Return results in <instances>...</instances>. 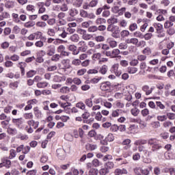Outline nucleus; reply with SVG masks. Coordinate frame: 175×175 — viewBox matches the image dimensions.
<instances>
[{
    "label": "nucleus",
    "mask_w": 175,
    "mask_h": 175,
    "mask_svg": "<svg viewBox=\"0 0 175 175\" xmlns=\"http://www.w3.org/2000/svg\"><path fill=\"white\" fill-rule=\"evenodd\" d=\"M132 140L131 139H124L121 144L123 146L122 148V156L124 158H128V157H131L132 155V152L131 151V148L132 147Z\"/></svg>",
    "instance_id": "1"
},
{
    "label": "nucleus",
    "mask_w": 175,
    "mask_h": 175,
    "mask_svg": "<svg viewBox=\"0 0 175 175\" xmlns=\"http://www.w3.org/2000/svg\"><path fill=\"white\" fill-rule=\"evenodd\" d=\"M148 144L151 146V151L152 152H155V151H158L162 148V144L159 143V140L155 138L148 139Z\"/></svg>",
    "instance_id": "2"
},
{
    "label": "nucleus",
    "mask_w": 175,
    "mask_h": 175,
    "mask_svg": "<svg viewBox=\"0 0 175 175\" xmlns=\"http://www.w3.org/2000/svg\"><path fill=\"white\" fill-rule=\"evenodd\" d=\"M107 31L108 32H111L112 38H115L116 39L120 38V33L121 32V29H120L119 26L108 25L107 27Z\"/></svg>",
    "instance_id": "3"
},
{
    "label": "nucleus",
    "mask_w": 175,
    "mask_h": 175,
    "mask_svg": "<svg viewBox=\"0 0 175 175\" xmlns=\"http://www.w3.org/2000/svg\"><path fill=\"white\" fill-rule=\"evenodd\" d=\"M102 53L104 55H106V57H109V58H119V57H121L120 55L121 51L118 49H115L112 51H104Z\"/></svg>",
    "instance_id": "4"
},
{
    "label": "nucleus",
    "mask_w": 175,
    "mask_h": 175,
    "mask_svg": "<svg viewBox=\"0 0 175 175\" xmlns=\"http://www.w3.org/2000/svg\"><path fill=\"white\" fill-rule=\"evenodd\" d=\"M153 27L156 29L158 38H165L166 36V34L163 32V25L162 24L154 23Z\"/></svg>",
    "instance_id": "5"
},
{
    "label": "nucleus",
    "mask_w": 175,
    "mask_h": 175,
    "mask_svg": "<svg viewBox=\"0 0 175 175\" xmlns=\"http://www.w3.org/2000/svg\"><path fill=\"white\" fill-rule=\"evenodd\" d=\"M111 88H113V85L109 81L102 82L100 84V89L104 92H106V91H110Z\"/></svg>",
    "instance_id": "6"
},
{
    "label": "nucleus",
    "mask_w": 175,
    "mask_h": 175,
    "mask_svg": "<svg viewBox=\"0 0 175 175\" xmlns=\"http://www.w3.org/2000/svg\"><path fill=\"white\" fill-rule=\"evenodd\" d=\"M111 12L115 14H117L118 13V16H123L124 13L126 12V8L123 7L120 9V7H118V5H115L111 8Z\"/></svg>",
    "instance_id": "7"
},
{
    "label": "nucleus",
    "mask_w": 175,
    "mask_h": 175,
    "mask_svg": "<svg viewBox=\"0 0 175 175\" xmlns=\"http://www.w3.org/2000/svg\"><path fill=\"white\" fill-rule=\"evenodd\" d=\"M122 113H125V111L120 109H113L109 116V120L120 117V114H122Z\"/></svg>",
    "instance_id": "8"
},
{
    "label": "nucleus",
    "mask_w": 175,
    "mask_h": 175,
    "mask_svg": "<svg viewBox=\"0 0 175 175\" xmlns=\"http://www.w3.org/2000/svg\"><path fill=\"white\" fill-rule=\"evenodd\" d=\"M119 68H120V64H115L112 65V66L111 67L110 72H111L112 73H114L116 76L119 77V76L122 74V72H121V70H120Z\"/></svg>",
    "instance_id": "9"
},
{
    "label": "nucleus",
    "mask_w": 175,
    "mask_h": 175,
    "mask_svg": "<svg viewBox=\"0 0 175 175\" xmlns=\"http://www.w3.org/2000/svg\"><path fill=\"white\" fill-rule=\"evenodd\" d=\"M12 122L18 129H23V124H24V119L23 118H12Z\"/></svg>",
    "instance_id": "10"
},
{
    "label": "nucleus",
    "mask_w": 175,
    "mask_h": 175,
    "mask_svg": "<svg viewBox=\"0 0 175 175\" xmlns=\"http://www.w3.org/2000/svg\"><path fill=\"white\" fill-rule=\"evenodd\" d=\"M11 166L12 161L8 158H4L1 160V163H0V168L5 167L6 169H10Z\"/></svg>",
    "instance_id": "11"
},
{
    "label": "nucleus",
    "mask_w": 175,
    "mask_h": 175,
    "mask_svg": "<svg viewBox=\"0 0 175 175\" xmlns=\"http://www.w3.org/2000/svg\"><path fill=\"white\" fill-rule=\"evenodd\" d=\"M78 51H82V53H85V51H87V50H88V46L87 45V43H85V42L84 41H80L78 43Z\"/></svg>",
    "instance_id": "12"
},
{
    "label": "nucleus",
    "mask_w": 175,
    "mask_h": 175,
    "mask_svg": "<svg viewBox=\"0 0 175 175\" xmlns=\"http://www.w3.org/2000/svg\"><path fill=\"white\" fill-rule=\"evenodd\" d=\"M59 23L60 25H65L66 24V15L64 12H60L58 15Z\"/></svg>",
    "instance_id": "13"
},
{
    "label": "nucleus",
    "mask_w": 175,
    "mask_h": 175,
    "mask_svg": "<svg viewBox=\"0 0 175 175\" xmlns=\"http://www.w3.org/2000/svg\"><path fill=\"white\" fill-rule=\"evenodd\" d=\"M142 90L144 92H145L146 95H151L152 94V88H150L148 85H144L142 86Z\"/></svg>",
    "instance_id": "14"
},
{
    "label": "nucleus",
    "mask_w": 175,
    "mask_h": 175,
    "mask_svg": "<svg viewBox=\"0 0 175 175\" xmlns=\"http://www.w3.org/2000/svg\"><path fill=\"white\" fill-rule=\"evenodd\" d=\"M94 120L96 121H102L103 122H105V121H107V118L103 117L100 111H98L94 117Z\"/></svg>",
    "instance_id": "15"
},
{
    "label": "nucleus",
    "mask_w": 175,
    "mask_h": 175,
    "mask_svg": "<svg viewBox=\"0 0 175 175\" xmlns=\"http://www.w3.org/2000/svg\"><path fill=\"white\" fill-rule=\"evenodd\" d=\"M46 54L49 56L54 55V54H55V46L53 45L47 46Z\"/></svg>",
    "instance_id": "16"
},
{
    "label": "nucleus",
    "mask_w": 175,
    "mask_h": 175,
    "mask_svg": "<svg viewBox=\"0 0 175 175\" xmlns=\"http://www.w3.org/2000/svg\"><path fill=\"white\" fill-rule=\"evenodd\" d=\"M85 148L87 151H95L98 148V145L95 144H87Z\"/></svg>",
    "instance_id": "17"
},
{
    "label": "nucleus",
    "mask_w": 175,
    "mask_h": 175,
    "mask_svg": "<svg viewBox=\"0 0 175 175\" xmlns=\"http://www.w3.org/2000/svg\"><path fill=\"white\" fill-rule=\"evenodd\" d=\"M27 125H29V126H31L33 128H34V129H36L37 128H38L39 126V122L38 121H35L33 120H29L27 122Z\"/></svg>",
    "instance_id": "18"
},
{
    "label": "nucleus",
    "mask_w": 175,
    "mask_h": 175,
    "mask_svg": "<svg viewBox=\"0 0 175 175\" xmlns=\"http://www.w3.org/2000/svg\"><path fill=\"white\" fill-rule=\"evenodd\" d=\"M108 70H109V66L104 64L99 68L98 73H100V75H106Z\"/></svg>",
    "instance_id": "19"
},
{
    "label": "nucleus",
    "mask_w": 175,
    "mask_h": 175,
    "mask_svg": "<svg viewBox=\"0 0 175 175\" xmlns=\"http://www.w3.org/2000/svg\"><path fill=\"white\" fill-rule=\"evenodd\" d=\"M77 111H79L76 107H72V108H70V107H69V103H67V105H66V113L67 114H73L74 113H77Z\"/></svg>",
    "instance_id": "20"
},
{
    "label": "nucleus",
    "mask_w": 175,
    "mask_h": 175,
    "mask_svg": "<svg viewBox=\"0 0 175 175\" xmlns=\"http://www.w3.org/2000/svg\"><path fill=\"white\" fill-rule=\"evenodd\" d=\"M56 152L59 159H65V151L64 149H57Z\"/></svg>",
    "instance_id": "21"
},
{
    "label": "nucleus",
    "mask_w": 175,
    "mask_h": 175,
    "mask_svg": "<svg viewBox=\"0 0 175 175\" xmlns=\"http://www.w3.org/2000/svg\"><path fill=\"white\" fill-rule=\"evenodd\" d=\"M114 174L115 175L128 174V171L125 168H123L122 170L120 168H117L114 171Z\"/></svg>",
    "instance_id": "22"
},
{
    "label": "nucleus",
    "mask_w": 175,
    "mask_h": 175,
    "mask_svg": "<svg viewBox=\"0 0 175 175\" xmlns=\"http://www.w3.org/2000/svg\"><path fill=\"white\" fill-rule=\"evenodd\" d=\"M126 43H127V44H134L135 46H137L139 40L136 38H129L126 40Z\"/></svg>",
    "instance_id": "23"
},
{
    "label": "nucleus",
    "mask_w": 175,
    "mask_h": 175,
    "mask_svg": "<svg viewBox=\"0 0 175 175\" xmlns=\"http://www.w3.org/2000/svg\"><path fill=\"white\" fill-rule=\"evenodd\" d=\"M107 23L109 24L108 25H115L114 24H117V23H118V19L114 16H111L107 19Z\"/></svg>",
    "instance_id": "24"
},
{
    "label": "nucleus",
    "mask_w": 175,
    "mask_h": 175,
    "mask_svg": "<svg viewBox=\"0 0 175 175\" xmlns=\"http://www.w3.org/2000/svg\"><path fill=\"white\" fill-rule=\"evenodd\" d=\"M57 31L59 32V36L64 39L66 38V31L65 30V27H58Z\"/></svg>",
    "instance_id": "25"
},
{
    "label": "nucleus",
    "mask_w": 175,
    "mask_h": 175,
    "mask_svg": "<svg viewBox=\"0 0 175 175\" xmlns=\"http://www.w3.org/2000/svg\"><path fill=\"white\" fill-rule=\"evenodd\" d=\"M68 50H70V51H72L74 55H77V54H79V53L77 49V46L75 45H70L68 46Z\"/></svg>",
    "instance_id": "26"
},
{
    "label": "nucleus",
    "mask_w": 175,
    "mask_h": 175,
    "mask_svg": "<svg viewBox=\"0 0 175 175\" xmlns=\"http://www.w3.org/2000/svg\"><path fill=\"white\" fill-rule=\"evenodd\" d=\"M7 133L8 135H11V136H15V135H17V129L9 127L7 130Z\"/></svg>",
    "instance_id": "27"
},
{
    "label": "nucleus",
    "mask_w": 175,
    "mask_h": 175,
    "mask_svg": "<svg viewBox=\"0 0 175 175\" xmlns=\"http://www.w3.org/2000/svg\"><path fill=\"white\" fill-rule=\"evenodd\" d=\"M118 25L120 28H126V27H128V21L126 19H122L119 21Z\"/></svg>",
    "instance_id": "28"
},
{
    "label": "nucleus",
    "mask_w": 175,
    "mask_h": 175,
    "mask_svg": "<svg viewBox=\"0 0 175 175\" xmlns=\"http://www.w3.org/2000/svg\"><path fill=\"white\" fill-rule=\"evenodd\" d=\"M148 142L146 139H137L134 142L135 146H143L144 144H147Z\"/></svg>",
    "instance_id": "29"
},
{
    "label": "nucleus",
    "mask_w": 175,
    "mask_h": 175,
    "mask_svg": "<svg viewBox=\"0 0 175 175\" xmlns=\"http://www.w3.org/2000/svg\"><path fill=\"white\" fill-rule=\"evenodd\" d=\"M58 52L61 53L60 54L61 57H65L66 55V51H65V46L60 45L58 47Z\"/></svg>",
    "instance_id": "30"
},
{
    "label": "nucleus",
    "mask_w": 175,
    "mask_h": 175,
    "mask_svg": "<svg viewBox=\"0 0 175 175\" xmlns=\"http://www.w3.org/2000/svg\"><path fill=\"white\" fill-rule=\"evenodd\" d=\"M34 115L37 118H40L42 117V111L39 110L38 107L33 108Z\"/></svg>",
    "instance_id": "31"
},
{
    "label": "nucleus",
    "mask_w": 175,
    "mask_h": 175,
    "mask_svg": "<svg viewBox=\"0 0 175 175\" xmlns=\"http://www.w3.org/2000/svg\"><path fill=\"white\" fill-rule=\"evenodd\" d=\"M142 54L144 55H151V54H152V51H151V48L147 46L142 51Z\"/></svg>",
    "instance_id": "32"
},
{
    "label": "nucleus",
    "mask_w": 175,
    "mask_h": 175,
    "mask_svg": "<svg viewBox=\"0 0 175 175\" xmlns=\"http://www.w3.org/2000/svg\"><path fill=\"white\" fill-rule=\"evenodd\" d=\"M83 0H72V5L75 6V8H80L81 5H83Z\"/></svg>",
    "instance_id": "33"
},
{
    "label": "nucleus",
    "mask_w": 175,
    "mask_h": 175,
    "mask_svg": "<svg viewBox=\"0 0 175 175\" xmlns=\"http://www.w3.org/2000/svg\"><path fill=\"white\" fill-rule=\"evenodd\" d=\"M90 64H91V60L90 59L83 60V62L81 61V66L82 68H88V66H90Z\"/></svg>",
    "instance_id": "34"
},
{
    "label": "nucleus",
    "mask_w": 175,
    "mask_h": 175,
    "mask_svg": "<svg viewBox=\"0 0 175 175\" xmlns=\"http://www.w3.org/2000/svg\"><path fill=\"white\" fill-rule=\"evenodd\" d=\"M137 29V24L136 23H131L129 26V30L131 32H134V31H136Z\"/></svg>",
    "instance_id": "35"
},
{
    "label": "nucleus",
    "mask_w": 175,
    "mask_h": 175,
    "mask_svg": "<svg viewBox=\"0 0 175 175\" xmlns=\"http://www.w3.org/2000/svg\"><path fill=\"white\" fill-rule=\"evenodd\" d=\"M5 6L7 9H13L14 8V1H8L5 3Z\"/></svg>",
    "instance_id": "36"
},
{
    "label": "nucleus",
    "mask_w": 175,
    "mask_h": 175,
    "mask_svg": "<svg viewBox=\"0 0 175 175\" xmlns=\"http://www.w3.org/2000/svg\"><path fill=\"white\" fill-rule=\"evenodd\" d=\"M95 23L96 24V25H102V24H106V19L103 18H98L95 21Z\"/></svg>",
    "instance_id": "37"
},
{
    "label": "nucleus",
    "mask_w": 175,
    "mask_h": 175,
    "mask_svg": "<svg viewBox=\"0 0 175 175\" xmlns=\"http://www.w3.org/2000/svg\"><path fill=\"white\" fill-rule=\"evenodd\" d=\"M26 10L30 13H35V12H36L34 5L31 4L27 5Z\"/></svg>",
    "instance_id": "38"
},
{
    "label": "nucleus",
    "mask_w": 175,
    "mask_h": 175,
    "mask_svg": "<svg viewBox=\"0 0 175 175\" xmlns=\"http://www.w3.org/2000/svg\"><path fill=\"white\" fill-rule=\"evenodd\" d=\"M156 107H157V110H159V109H160V110H165V108L166 107L165 106V105L162 104V102L157 101Z\"/></svg>",
    "instance_id": "39"
},
{
    "label": "nucleus",
    "mask_w": 175,
    "mask_h": 175,
    "mask_svg": "<svg viewBox=\"0 0 175 175\" xmlns=\"http://www.w3.org/2000/svg\"><path fill=\"white\" fill-rule=\"evenodd\" d=\"M127 72L130 75H133L137 72V68L136 67H128L127 68Z\"/></svg>",
    "instance_id": "40"
},
{
    "label": "nucleus",
    "mask_w": 175,
    "mask_h": 175,
    "mask_svg": "<svg viewBox=\"0 0 175 175\" xmlns=\"http://www.w3.org/2000/svg\"><path fill=\"white\" fill-rule=\"evenodd\" d=\"M49 85V83L44 81V82H38L37 83L38 88H46Z\"/></svg>",
    "instance_id": "41"
},
{
    "label": "nucleus",
    "mask_w": 175,
    "mask_h": 175,
    "mask_svg": "<svg viewBox=\"0 0 175 175\" xmlns=\"http://www.w3.org/2000/svg\"><path fill=\"white\" fill-rule=\"evenodd\" d=\"M163 128H165L166 129L170 128V126H173V122H172L171 121H165L163 123Z\"/></svg>",
    "instance_id": "42"
},
{
    "label": "nucleus",
    "mask_w": 175,
    "mask_h": 175,
    "mask_svg": "<svg viewBox=\"0 0 175 175\" xmlns=\"http://www.w3.org/2000/svg\"><path fill=\"white\" fill-rule=\"evenodd\" d=\"M150 125L154 129H157V128L161 127V122L159 121L152 122Z\"/></svg>",
    "instance_id": "43"
},
{
    "label": "nucleus",
    "mask_w": 175,
    "mask_h": 175,
    "mask_svg": "<svg viewBox=\"0 0 175 175\" xmlns=\"http://www.w3.org/2000/svg\"><path fill=\"white\" fill-rule=\"evenodd\" d=\"M92 163L94 167H98V166H100V165H102V163L100 161H99V160L98 159H94L92 161Z\"/></svg>",
    "instance_id": "44"
},
{
    "label": "nucleus",
    "mask_w": 175,
    "mask_h": 175,
    "mask_svg": "<svg viewBox=\"0 0 175 175\" xmlns=\"http://www.w3.org/2000/svg\"><path fill=\"white\" fill-rule=\"evenodd\" d=\"M131 113L133 116H134V117H137V116H139V113H140V110H139V109L137 108H133L131 110Z\"/></svg>",
    "instance_id": "45"
},
{
    "label": "nucleus",
    "mask_w": 175,
    "mask_h": 175,
    "mask_svg": "<svg viewBox=\"0 0 175 175\" xmlns=\"http://www.w3.org/2000/svg\"><path fill=\"white\" fill-rule=\"evenodd\" d=\"M92 38H93L92 35L87 33V31L82 36V39H83V40H91Z\"/></svg>",
    "instance_id": "46"
},
{
    "label": "nucleus",
    "mask_w": 175,
    "mask_h": 175,
    "mask_svg": "<svg viewBox=\"0 0 175 175\" xmlns=\"http://www.w3.org/2000/svg\"><path fill=\"white\" fill-rule=\"evenodd\" d=\"M76 107L81 109V110H85V104L83 102H79L76 104Z\"/></svg>",
    "instance_id": "47"
},
{
    "label": "nucleus",
    "mask_w": 175,
    "mask_h": 175,
    "mask_svg": "<svg viewBox=\"0 0 175 175\" xmlns=\"http://www.w3.org/2000/svg\"><path fill=\"white\" fill-rule=\"evenodd\" d=\"M105 166L108 170L109 169H113L114 167V163L113 161H108L105 164Z\"/></svg>",
    "instance_id": "48"
},
{
    "label": "nucleus",
    "mask_w": 175,
    "mask_h": 175,
    "mask_svg": "<svg viewBox=\"0 0 175 175\" xmlns=\"http://www.w3.org/2000/svg\"><path fill=\"white\" fill-rule=\"evenodd\" d=\"M100 57H102V54H100V53H97L93 54V55L92 56V58L93 61H98V59H100Z\"/></svg>",
    "instance_id": "49"
},
{
    "label": "nucleus",
    "mask_w": 175,
    "mask_h": 175,
    "mask_svg": "<svg viewBox=\"0 0 175 175\" xmlns=\"http://www.w3.org/2000/svg\"><path fill=\"white\" fill-rule=\"evenodd\" d=\"M16 155H17L16 150L14 149H11L10 150V156L8 158L9 159H13V158H16Z\"/></svg>",
    "instance_id": "50"
},
{
    "label": "nucleus",
    "mask_w": 175,
    "mask_h": 175,
    "mask_svg": "<svg viewBox=\"0 0 175 175\" xmlns=\"http://www.w3.org/2000/svg\"><path fill=\"white\" fill-rule=\"evenodd\" d=\"M88 137H96V131L95 130H91L88 133Z\"/></svg>",
    "instance_id": "51"
},
{
    "label": "nucleus",
    "mask_w": 175,
    "mask_h": 175,
    "mask_svg": "<svg viewBox=\"0 0 175 175\" xmlns=\"http://www.w3.org/2000/svg\"><path fill=\"white\" fill-rule=\"evenodd\" d=\"M129 31L128 30H123L122 31H120V35L121 36V38H126L128 36H129Z\"/></svg>",
    "instance_id": "52"
},
{
    "label": "nucleus",
    "mask_w": 175,
    "mask_h": 175,
    "mask_svg": "<svg viewBox=\"0 0 175 175\" xmlns=\"http://www.w3.org/2000/svg\"><path fill=\"white\" fill-rule=\"evenodd\" d=\"M70 39L72 42H79V39H80V38L79 37V35L73 34L72 36H70Z\"/></svg>",
    "instance_id": "53"
},
{
    "label": "nucleus",
    "mask_w": 175,
    "mask_h": 175,
    "mask_svg": "<svg viewBox=\"0 0 175 175\" xmlns=\"http://www.w3.org/2000/svg\"><path fill=\"white\" fill-rule=\"evenodd\" d=\"M85 73H87V69L81 68L77 71V76H83Z\"/></svg>",
    "instance_id": "54"
},
{
    "label": "nucleus",
    "mask_w": 175,
    "mask_h": 175,
    "mask_svg": "<svg viewBox=\"0 0 175 175\" xmlns=\"http://www.w3.org/2000/svg\"><path fill=\"white\" fill-rule=\"evenodd\" d=\"M23 117L25 120H32L33 118V114L32 113H25Z\"/></svg>",
    "instance_id": "55"
},
{
    "label": "nucleus",
    "mask_w": 175,
    "mask_h": 175,
    "mask_svg": "<svg viewBox=\"0 0 175 175\" xmlns=\"http://www.w3.org/2000/svg\"><path fill=\"white\" fill-rule=\"evenodd\" d=\"M99 1L98 0H92L90 3L89 5L90 8H95L98 5Z\"/></svg>",
    "instance_id": "56"
},
{
    "label": "nucleus",
    "mask_w": 175,
    "mask_h": 175,
    "mask_svg": "<svg viewBox=\"0 0 175 175\" xmlns=\"http://www.w3.org/2000/svg\"><path fill=\"white\" fill-rule=\"evenodd\" d=\"M33 34L34 35V39H36V40H38V39H40V38H42V36L43 35V33L40 31H36L35 33H33Z\"/></svg>",
    "instance_id": "57"
},
{
    "label": "nucleus",
    "mask_w": 175,
    "mask_h": 175,
    "mask_svg": "<svg viewBox=\"0 0 175 175\" xmlns=\"http://www.w3.org/2000/svg\"><path fill=\"white\" fill-rule=\"evenodd\" d=\"M46 25L47 23H46V22L40 21L36 23V27H39L40 28H45Z\"/></svg>",
    "instance_id": "58"
},
{
    "label": "nucleus",
    "mask_w": 175,
    "mask_h": 175,
    "mask_svg": "<svg viewBox=\"0 0 175 175\" xmlns=\"http://www.w3.org/2000/svg\"><path fill=\"white\" fill-rule=\"evenodd\" d=\"M85 103L88 107H92L93 103H92V98H88L85 100Z\"/></svg>",
    "instance_id": "59"
},
{
    "label": "nucleus",
    "mask_w": 175,
    "mask_h": 175,
    "mask_svg": "<svg viewBox=\"0 0 175 175\" xmlns=\"http://www.w3.org/2000/svg\"><path fill=\"white\" fill-rule=\"evenodd\" d=\"M18 82L15 81L10 83V88H12V90H16V88H18Z\"/></svg>",
    "instance_id": "60"
},
{
    "label": "nucleus",
    "mask_w": 175,
    "mask_h": 175,
    "mask_svg": "<svg viewBox=\"0 0 175 175\" xmlns=\"http://www.w3.org/2000/svg\"><path fill=\"white\" fill-rule=\"evenodd\" d=\"M157 120L161 122H163V121H166V120H167V116L166 115L158 116Z\"/></svg>",
    "instance_id": "61"
},
{
    "label": "nucleus",
    "mask_w": 175,
    "mask_h": 175,
    "mask_svg": "<svg viewBox=\"0 0 175 175\" xmlns=\"http://www.w3.org/2000/svg\"><path fill=\"white\" fill-rule=\"evenodd\" d=\"M107 142H114V135L111 133H109L107 136L105 137Z\"/></svg>",
    "instance_id": "62"
},
{
    "label": "nucleus",
    "mask_w": 175,
    "mask_h": 175,
    "mask_svg": "<svg viewBox=\"0 0 175 175\" xmlns=\"http://www.w3.org/2000/svg\"><path fill=\"white\" fill-rule=\"evenodd\" d=\"M99 172L98 171L97 169H95V168H91L90 170H89V175H98V173Z\"/></svg>",
    "instance_id": "63"
},
{
    "label": "nucleus",
    "mask_w": 175,
    "mask_h": 175,
    "mask_svg": "<svg viewBox=\"0 0 175 175\" xmlns=\"http://www.w3.org/2000/svg\"><path fill=\"white\" fill-rule=\"evenodd\" d=\"M109 174V170L105 167V168H101L99 170V174L100 175H106Z\"/></svg>",
    "instance_id": "64"
}]
</instances>
